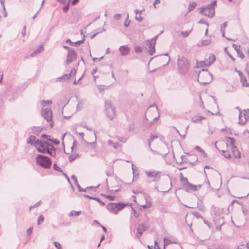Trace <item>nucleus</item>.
<instances>
[{
  "instance_id": "nucleus-23",
  "label": "nucleus",
  "mask_w": 249,
  "mask_h": 249,
  "mask_svg": "<svg viewBox=\"0 0 249 249\" xmlns=\"http://www.w3.org/2000/svg\"><path fill=\"white\" fill-rule=\"evenodd\" d=\"M36 141L37 140L36 139V137L35 136H31L27 139V142L28 144H30L31 145H34L35 146Z\"/></svg>"
},
{
  "instance_id": "nucleus-28",
  "label": "nucleus",
  "mask_w": 249,
  "mask_h": 249,
  "mask_svg": "<svg viewBox=\"0 0 249 249\" xmlns=\"http://www.w3.org/2000/svg\"><path fill=\"white\" fill-rule=\"evenodd\" d=\"M205 117L200 115H196L192 117V119L195 123H197L201 120L205 119Z\"/></svg>"
},
{
  "instance_id": "nucleus-33",
  "label": "nucleus",
  "mask_w": 249,
  "mask_h": 249,
  "mask_svg": "<svg viewBox=\"0 0 249 249\" xmlns=\"http://www.w3.org/2000/svg\"><path fill=\"white\" fill-rule=\"evenodd\" d=\"M108 143L109 145L112 146L115 149H117L119 146H120V144L119 143L114 142L110 140L108 141Z\"/></svg>"
},
{
  "instance_id": "nucleus-46",
  "label": "nucleus",
  "mask_w": 249,
  "mask_h": 249,
  "mask_svg": "<svg viewBox=\"0 0 249 249\" xmlns=\"http://www.w3.org/2000/svg\"><path fill=\"white\" fill-rule=\"evenodd\" d=\"M142 51V48L140 46H137L135 47V51L136 53H141Z\"/></svg>"
},
{
  "instance_id": "nucleus-49",
  "label": "nucleus",
  "mask_w": 249,
  "mask_h": 249,
  "mask_svg": "<svg viewBox=\"0 0 249 249\" xmlns=\"http://www.w3.org/2000/svg\"><path fill=\"white\" fill-rule=\"evenodd\" d=\"M84 41V39H83L82 40H79L77 41H76L75 42H73V44H74L75 46H78L81 43H83Z\"/></svg>"
},
{
  "instance_id": "nucleus-45",
  "label": "nucleus",
  "mask_w": 249,
  "mask_h": 249,
  "mask_svg": "<svg viewBox=\"0 0 249 249\" xmlns=\"http://www.w3.org/2000/svg\"><path fill=\"white\" fill-rule=\"evenodd\" d=\"M54 246L57 249H62V245L57 242H54Z\"/></svg>"
},
{
  "instance_id": "nucleus-10",
  "label": "nucleus",
  "mask_w": 249,
  "mask_h": 249,
  "mask_svg": "<svg viewBox=\"0 0 249 249\" xmlns=\"http://www.w3.org/2000/svg\"><path fill=\"white\" fill-rule=\"evenodd\" d=\"M238 118V123L242 125L245 124L249 119V109H244L243 111L239 112Z\"/></svg>"
},
{
  "instance_id": "nucleus-22",
  "label": "nucleus",
  "mask_w": 249,
  "mask_h": 249,
  "mask_svg": "<svg viewBox=\"0 0 249 249\" xmlns=\"http://www.w3.org/2000/svg\"><path fill=\"white\" fill-rule=\"evenodd\" d=\"M233 47H234V49L236 50L238 56L241 59H243L245 57V55L240 49V46L233 44Z\"/></svg>"
},
{
  "instance_id": "nucleus-9",
  "label": "nucleus",
  "mask_w": 249,
  "mask_h": 249,
  "mask_svg": "<svg viewBox=\"0 0 249 249\" xmlns=\"http://www.w3.org/2000/svg\"><path fill=\"white\" fill-rule=\"evenodd\" d=\"M126 205L124 203H110L107 206V209L112 213L116 214L118 211L122 210Z\"/></svg>"
},
{
  "instance_id": "nucleus-5",
  "label": "nucleus",
  "mask_w": 249,
  "mask_h": 249,
  "mask_svg": "<svg viewBox=\"0 0 249 249\" xmlns=\"http://www.w3.org/2000/svg\"><path fill=\"white\" fill-rule=\"evenodd\" d=\"M36 161L37 164L46 169H49L51 167L52 160L49 157L42 155H38L36 157Z\"/></svg>"
},
{
  "instance_id": "nucleus-17",
  "label": "nucleus",
  "mask_w": 249,
  "mask_h": 249,
  "mask_svg": "<svg viewBox=\"0 0 249 249\" xmlns=\"http://www.w3.org/2000/svg\"><path fill=\"white\" fill-rule=\"evenodd\" d=\"M148 230V227L144 224L139 225L137 228V234L138 238H140L142 234L143 231Z\"/></svg>"
},
{
  "instance_id": "nucleus-12",
  "label": "nucleus",
  "mask_w": 249,
  "mask_h": 249,
  "mask_svg": "<svg viewBox=\"0 0 249 249\" xmlns=\"http://www.w3.org/2000/svg\"><path fill=\"white\" fill-rule=\"evenodd\" d=\"M76 53L72 49H69V52L67 55L66 63L69 65L76 59Z\"/></svg>"
},
{
  "instance_id": "nucleus-58",
  "label": "nucleus",
  "mask_w": 249,
  "mask_h": 249,
  "mask_svg": "<svg viewBox=\"0 0 249 249\" xmlns=\"http://www.w3.org/2000/svg\"><path fill=\"white\" fill-rule=\"evenodd\" d=\"M158 37V36H155L150 40L151 41H152L153 43H155V44H156V42Z\"/></svg>"
},
{
  "instance_id": "nucleus-59",
  "label": "nucleus",
  "mask_w": 249,
  "mask_h": 249,
  "mask_svg": "<svg viewBox=\"0 0 249 249\" xmlns=\"http://www.w3.org/2000/svg\"><path fill=\"white\" fill-rule=\"evenodd\" d=\"M71 178L75 181V183H78L77 178L74 175L71 176Z\"/></svg>"
},
{
  "instance_id": "nucleus-14",
  "label": "nucleus",
  "mask_w": 249,
  "mask_h": 249,
  "mask_svg": "<svg viewBox=\"0 0 249 249\" xmlns=\"http://www.w3.org/2000/svg\"><path fill=\"white\" fill-rule=\"evenodd\" d=\"M145 44L146 46V49H147L148 53L152 55L155 52V44L150 39H147L145 41Z\"/></svg>"
},
{
  "instance_id": "nucleus-4",
  "label": "nucleus",
  "mask_w": 249,
  "mask_h": 249,
  "mask_svg": "<svg viewBox=\"0 0 249 249\" xmlns=\"http://www.w3.org/2000/svg\"><path fill=\"white\" fill-rule=\"evenodd\" d=\"M212 79V74L207 70L202 69L198 74L197 80L201 84H208L211 82Z\"/></svg>"
},
{
  "instance_id": "nucleus-34",
  "label": "nucleus",
  "mask_w": 249,
  "mask_h": 249,
  "mask_svg": "<svg viewBox=\"0 0 249 249\" xmlns=\"http://www.w3.org/2000/svg\"><path fill=\"white\" fill-rule=\"evenodd\" d=\"M196 149L200 153H201L203 157H206L207 156V154L205 152L204 150L202 149L200 146H196Z\"/></svg>"
},
{
  "instance_id": "nucleus-41",
  "label": "nucleus",
  "mask_w": 249,
  "mask_h": 249,
  "mask_svg": "<svg viewBox=\"0 0 249 249\" xmlns=\"http://www.w3.org/2000/svg\"><path fill=\"white\" fill-rule=\"evenodd\" d=\"M44 220V217L42 215H40L38 217L37 220V225H39L41 223H42Z\"/></svg>"
},
{
  "instance_id": "nucleus-37",
  "label": "nucleus",
  "mask_w": 249,
  "mask_h": 249,
  "mask_svg": "<svg viewBox=\"0 0 249 249\" xmlns=\"http://www.w3.org/2000/svg\"><path fill=\"white\" fill-rule=\"evenodd\" d=\"M222 155L228 159H230L231 158V154L228 151H222Z\"/></svg>"
},
{
  "instance_id": "nucleus-20",
  "label": "nucleus",
  "mask_w": 249,
  "mask_h": 249,
  "mask_svg": "<svg viewBox=\"0 0 249 249\" xmlns=\"http://www.w3.org/2000/svg\"><path fill=\"white\" fill-rule=\"evenodd\" d=\"M184 188H185V190L188 192H192L197 190V186L190 183L187 184Z\"/></svg>"
},
{
  "instance_id": "nucleus-15",
  "label": "nucleus",
  "mask_w": 249,
  "mask_h": 249,
  "mask_svg": "<svg viewBox=\"0 0 249 249\" xmlns=\"http://www.w3.org/2000/svg\"><path fill=\"white\" fill-rule=\"evenodd\" d=\"M76 73V70L73 68L71 70V73L69 74H65L61 77H58L57 78V81H61V80H68L69 79L72 75H75Z\"/></svg>"
},
{
  "instance_id": "nucleus-60",
  "label": "nucleus",
  "mask_w": 249,
  "mask_h": 249,
  "mask_svg": "<svg viewBox=\"0 0 249 249\" xmlns=\"http://www.w3.org/2000/svg\"><path fill=\"white\" fill-rule=\"evenodd\" d=\"M25 33H26V26H24L23 28L22 32V35L23 36H24L25 35Z\"/></svg>"
},
{
  "instance_id": "nucleus-1",
  "label": "nucleus",
  "mask_w": 249,
  "mask_h": 249,
  "mask_svg": "<svg viewBox=\"0 0 249 249\" xmlns=\"http://www.w3.org/2000/svg\"><path fill=\"white\" fill-rule=\"evenodd\" d=\"M35 147L39 152L48 153L53 157L55 155L54 148L47 142H42L41 140L37 139Z\"/></svg>"
},
{
  "instance_id": "nucleus-13",
  "label": "nucleus",
  "mask_w": 249,
  "mask_h": 249,
  "mask_svg": "<svg viewBox=\"0 0 249 249\" xmlns=\"http://www.w3.org/2000/svg\"><path fill=\"white\" fill-rule=\"evenodd\" d=\"M162 146L164 148H165V150L163 152H161V155H162V157L164 159L167 164L170 165L171 164V160L170 158V155L169 154V148L168 147H167L166 144H164L163 143H162Z\"/></svg>"
},
{
  "instance_id": "nucleus-7",
  "label": "nucleus",
  "mask_w": 249,
  "mask_h": 249,
  "mask_svg": "<svg viewBox=\"0 0 249 249\" xmlns=\"http://www.w3.org/2000/svg\"><path fill=\"white\" fill-rule=\"evenodd\" d=\"M146 115L150 118L155 117L153 119L151 124H155V121H157L160 118V113L158 108L155 105L151 106L147 109Z\"/></svg>"
},
{
  "instance_id": "nucleus-31",
  "label": "nucleus",
  "mask_w": 249,
  "mask_h": 249,
  "mask_svg": "<svg viewBox=\"0 0 249 249\" xmlns=\"http://www.w3.org/2000/svg\"><path fill=\"white\" fill-rule=\"evenodd\" d=\"M81 213V211H71L69 214V216L70 217H77Z\"/></svg>"
},
{
  "instance_id": "nucleus-54",
  "label": "nucleus",
  "mask_w": 249,
  "mask_h": 249,
  "mask_svg": "<svg viewBox=\"0 0 249 249\" xmlns=\"http://www.w3.org/2000/svg\"><path fill=\"white\" fill-rule=\"evenodd\" d=\"M53 169L56 171H61V169L58 167L56 164H54L53 165Z\"/></svg>"
},
{
  "instance_id": "nucleus-25",
  "label": "nucleus",
  "mask_w": 249,
  "mask_h": 249,
  "mask_svg": "<svg viewBox=\"0 0 249 249\" xmlns=\"http://www.w3.org/2000/svg\"><path fill=\"white\" fill-rule=\"evenodd\" d=\"M159 172L156 171H146L145 174L149 178H156L159 174Z\"/></svg>"
},
{
  "instance_id": "nucleus-57",
  "label": "nucleus",
  "mask_w": 249,
  "mask_h": 249,
  "mask_svg": "<svg viewBox=\"0 0 249 249\" xmlns=\"http://www.w3.org/2000/svg\"><path fill=\"white\" fill-rule=\"evenodd\" d=\"M0 2L2 7L3 11H5L4 0H0Z\"/></svg>"
},
{
  "instance_id": "nucleus-35",
  "label": "nucleus",
  "mask_w": 249,
  "mask_h": 249,
  "mask_svg": "<svg viewBox=\"0 0 249 249\" xmlns=\"http://www.w3.org/2000/svg\"><path fill=\"white\" fill-rule=\"evenodd\" d=\"M158 138V136L156 134L151 135L150 138L148 140V145L150 148H151L152 142L154 141L155 139H156Z\"/></svg>"
},
{
  "instance_id": "nucleus-27",
  "label": "nucleus",
  "mask_w": 249,
  "mask_h": 249,
  "mask_svg": "<svg viewBox=\"0 0 249 249\" xmlns=\"http://www.w3.org/2000/svg\"><path fill=\"white\" fill-rule=\"evenodd\" d=\"M187 160L193 165H194L195 162L197 160V158L196 155H190L187 159Z\"/></svg>"
},
{
  "instance_id": "nucleus-18",
  "label": "nucleus",
  "mask_w": 249,
  "mask_h": 249,
  "mask_svg": "<svg viewBox=\"0 0 249 249\" xmlns=\"http://www.w3.org/2000/svg\"><path fill=\"white\" fill-rule=\"evenodd\" d=\"M119 51L122 55H125L129 53L130 49L127 45H124L120 47Z\"/></svg>"
},
{
  "instance_id": "nucleus-26",
  "label": "nucleus",
  "mask_w": 249,
  "mask_h": 249,
  "mask_svg": "<svg viewBox=\"0 0 249 249\" xmlns=\"http://www.w3.org/2000/svg\"><path fill=\"white\" fill-rule=\"evenodd\" d=\"M43 50V47L42 45H40L37 49H36L35 51L31 54V55L32 57H34L38 54H39Z\"/></svg>"
},
{
  "instance_id": "nucleus-16",
  "label": "nucleus",
  "mask_w": 249,
  "mask_h": 249,
  "mask_svg": "<svg viewBox=\"0 0 249 249\" xmlns=\"http://www.w3.org/2000/svg\"><path fill=\"white\" fill-rule=\"evenodd\" d=\"M215 60V57L214 55L211 54L209 57V58L206 59L204 61H202L200 63L202 65L206 66H209L211 65Z\"/></svg>"
},
{
  "instance_id": "nucleus-30",
  "label": "nucleus",
  "mask_w": 249,
  "mask_h": 249,
  "mask_svg": "<svg viewBox=\"0 0 249 249\" xmlns=\"http://www.w3.org/2000/svg\"><path fill=\"white\" fill-rule=\"evenodd\" d=\"M226 140L227 142L230 144L231 148L236 147V146L234 145L235 139L233 138L227 137Z\"/></svg>"
},
{
  "instance_id": "nucleus-61",
  "label": "nucleus",
  "mask_w": 249,
  "mask_h": 249,
  "mask_svg": "<svg viewBox=\"0 0 249 249\" xmlns=\"http://www.w3.org/2000/svg\"><path fill=\"white\" fill-rule=\"evenodd\" d=\"M76 185H77V187L78 188V189L79 190V191L80 192H82V191H83V189L80 186V185L77 183H76Z\"/></svg>"
},
{
  "instance_id": "nucleus-47",
  "label": "nucleus",
  "mask_w": 249,
  "mask_h": 249,
  "mask_svg": "<svg viewBox=\"0 0 249 249\" xmlns=\"http://www.w3.org/2000/svg\"><path fill=\"white\" fill-rule=\"evenodd\" d=\"M171 241L169 239L166 238H164V246L169 245L171 243Z\"/></svg>"
},
{
  "instance_id": "nucleus-11",
  "label": "nucleus",
  "mask_w": 249,
  "mask_h": 249,
  "mask_svg": "<svg viewBox=\"0 0 249 249\" xmlns=\"http://www.w3.org/2000/svg\"><path fill=\"white\" fill-rule=\"evenodd\" d=\"M139 197L143 198L145 201V204H144L141 200H139V205L144 209L149 208L151 207V202L149 199V196L147 194H142L140 195Z\"/></svg>"
},
{
  "instance_id": "nucleus-50",
  "label": "nucleus",
  "mask_w": 249,
  "mask_h": 249,
  "mask_svg": "<svg viewBox=\"0 0 249 249\" xmlns=\"http://www.w3.org/2000/svg\"><path fill=\"white\" fill-rule=\"evenodd\" d=\"M122 16L120 14H116L114 16V18L116 20H119L121 18Z\"/></svg>"
},
{
  "instance_id": "nucleus-55",
  "label": "nucleus",
  "mask_w": 249,
  "mask_h": 249,
  "mask_svg": "<svg viewBox=\"0 0 249 249\" xmlns=\"http://www.w3.org/2000/svg\"><path fill=\"white\" fill-rule=\"evenodd\" d=\"M50 136H48V135H47L45 134L42 135V138L46 139L47 140L51 141H52V140L50 139Z\"/></svg>"
},
{
  "instance_id": "nucleus-42",
  "label": "nucleus",
  "mask_w": 249,
  "mask_h": 249,
  "mask_svg": "<svg viewBox=\"0 0 249 249\" xmlns=\"http://www.w3.org/2000/svg\"><path fill=\"white\" fill-rule=\"evenodd\" d=\"M135 125L134 123H131L129 124L128 129L130 131H133L135 130Z\"/></svg>"
},
{
  "instance_id": "nucleus-44",
  "label": "nucleus",
  "mask_w": 249,
  "mask_h": 249,
  "mask_svg": "<svg viewBox=\"0 0 249 249\" xmlns=\"http://www.w3.org/2000/svg\"><path fill=\"white\" fill-rule=\"evenodd\" d=\"M128 18H129V14L128 13L127 14V16H126V19L124 22V26L125 27H128L129 25V23L130 22V21L128 20Z\"/></svg>"
},
{
  "instance_id": "nucleus-64",
  "label": "nucleus",
  "mask_w": 249,
  "mask_h": 249,
  "mask_svg": "<svg viewBox=\"0 0 249 249\" xmlns=\"http://www.w3.org/2000/svg\"><path fill=\"white\" fill-rule=\"evenodd\" d=\"M51 141L53 142V143H54L56 144H58L59 143V141L56 139H54V140H52Z\"/></svg>"
},
{
  "instance_id": "nucleus-21",
  "label": "nucleus",
  "mask_w": 249,
  "mask_h": 249,
  "mask_svg": "<svg viewBox=\"0 0 249 249\" xmlns=\"http://www.w3.org/2000/svg\"><path fill=\"white\" fill-rule=\"evenodd\" d=\"M231 150L232 155L235 158L240 159L241 157V154L236 146L231 148Z\"/></svg>"
},
{
  "instance_id": "nucleus-3",
  "label": "nucleus",
  "mask_w": 249,
  "mask_h": 249,
  "mask_svg": "<svg viewBox=\"0 0 249 249\" xmlns=\"http://www.w3.org/2000/svg\"><path fill=\"white\" fill-rule=\"evenodd\" d=\"M216 4V1H214L206 6L200 8V13L203 16L212 18L215 14L214 7Z\"/></svg>"
},
{
  "instance_id": "nucleus-39",
  "label": "nucleus",
  "mask_w": 249,
  "mask_h": 249,
  "mask_svg": "<svg viewBox=\"0 0 249 249\" xmlns=\"http://www.w3.org/2000/svg\"><path fill=\"white\" fill-rule=\"evenodd\" d=\"M83 103L82 101H78V104L76 107V111L80 110L83 108Z\"/></svg>"
},
{
  "instance_id": "nucleus-8",
  "label": "nucleus",
  "mask_w": 249,
  "mask_h": 249,
  "mask_svg": "<svg viewBox=\"0 0 249 249\" xmlns=\"http://www.w3.org/2000/svg\"><path fill=\"white\" fill-rule=\"evenodd\" d=\"M105 107L106 111V114L110 120H113L116 116L115 109L111 105L110 101H106L105 103Z\"/></svg>"
},
{
  "instance_id": "nucleus-38",
  "label": "nucleus",
  "mask_w": 249,
  "mask_h": 249,
  "mask_svg": "<svg viewBox=\"0 0 249 249\" xmlns=\"http://www.w3.org/2000/svg\"><path fill=\"white\" fill-rule=\"evenodd\" d=\"M181 182L183 188H184V187H185L187 185V184L189 183L188 182L187 178H186L184 177L181 178Z\"/></svg>"
},
{
  "instance_id": "nucleus-2",
  "label": "nucleus",
  "mask_w": 249,
  "mask_h": 249,
  "mask_svg": "<svg viewBox=\"0 0 249 249\" xmlns=\"http://www.w3.org/2000/svg\"><path fill=\"white\" fill-rule=\"evenodd\" d=\"M52 100H41L40 104L42 106L41 108V115L49 123L51 127L53 126V124L52 122L53 114L51 109L50 107H45L47 104H51Z\"/></svg>"
},
{
  "instance_id": "nucleus-48",
  "label": "nucleus",
  "mask_w": 249,
  "mask_h": 249,
  "mask_svg": "<svg viewBox=\"0 0 249 249\" xmlns=\"http://www.w3.org/2000/svg\"><path fill=\"white\" fill-rule=\"evenodd\" d=\"M135 19L138 21H142L143 20V18L141 16V15L139 16L136 15L135 17Z\"/></svg>"
},
{
  "instance_id": "nucleus-43",
  "label": "nucleus",
  "mask_w": 249,
  "mask_h": 249,
  "mask_svg": "<svg viewBox=\"0 0 249 249\" xmlns=\"http://www.w3.org/2000/svg\"><path fill=\"white\" fill-rule=\"evenodd\" d=\"M174 128L177 131V133L178 134V135L182 138H184L185 135H186V131H184L183 133H180V132L175 127H174Z\"/></svg>"
},
{
  "instance_id": "nucleus-52",
  "label": "nucleus",
  "mask_w": 249,
  "mask_h": 249,
  "mask_svg": "<svg viewBox=\"0 0 249 249\" xmlns=\"http://www.w3.org/2000/svg\"><path fill=\"white\" fill-rule=\"evenodd\" d=\"M32 231H33L32 228H30L28 229L26 231L27 235H30L32 233Z\"/></svg>"
},
{
  "instance_id": "nucleus-56",
  "label": "nucleus",
  "mask_w": 249,
  "mask_h": 249,
  "mask_svg": "<svg viewBox=\"0 0 249 249\" xmlns=\"http://www.w3.org/2000/svg\"><path fill=\"white\" fill-rule=\"evenodd\" d=\"M134 12H135V14L136 15H141L142 13V10H137V9H135L134 10Z\"/></svg>"
},
{
  "instance_id": "nucleus-53",
  "label": "nucleus",
  "mask_w": 249,
  "mask_h": 249,
  "mask_svg": "<svg viewBox=\"0 0 249 249\" xmlns=\"http://www.w3.org/2000/svg\"><path fill=\"white\" fill-rule=\"evenodd\" d=\"M198 23L199 24H206L207 25V26H209V24L205 22V20L203 19H201L199 21H198Z\"/></svg>"
},
{
  "instance_id": "nucleus-24",
  "label": "nucleus",
  "mask_w": 249,
  "mask_h": 249,
  "mask_svg": "<svg viewBox=\"0 0 249 249\" xmlns=\"http://www.w3.org/2000/svg\"><path fill=\"white\" fill-rule=\"evenodd\" d=\"M192 30H193V27H192L191 28V29L188 31L178 32V36L181 35L183 37H186L189 36L190 34L192 31Z\"/></svg>"
},
{
  "instance_id": "nucleus-51",
  "label": "nucleus",
  "mask_w": 249,
  "mask_h": 249,
  "mask_svg": "<svg viewBox=\"0 0 249 249\" xmlns=\"http://www.w3.org/2000/svg\"><path fill=\"white\" fill-rule=\"evenodd\" d=\"M226 50H227V49L225 48V51L226 53H227V54L228 55V56L231 58V59L233 61H234L235 59L232 56V55H231V54H230L229 53L227 52L226 51Z\"/></svg>"
},
{
  "instance_id": "nucleus-36",
  "label": "nucleus",
  "mask_w": 249,
  "mask_h": 249,
  "mask_svg": "<svg viewBox=\"0 0 249 249\" xmlns=\"http://www.w3.org/2000/svg\"><path fill=\"white\" fill-rule=\"evenodd\" d=\"M196 3L195 2H190L188 8V12H191L192 10H193V9L196 6Z\"/></svg>"
},
{
  "instance_id": "nucleus-40",
  "label": "nucleus",
  "mask_w": 249,
  "mask_h": 249,
  "mask_svg": "<svg viewBox=\"0 0 249 249\" xmlns=\"http://www.w3.org/2000/svg\"><path fill=\"white\" fill-rule=\"evenodd\" d=\"M78 157V155L77 154H75V153L71 155L69 157V160H70V161H72L74 160L76 158H77Z\"/></svg>"
},
{
  "instance_id": "nucleus-29",
  "label": "nucleus",
  "mask_w": 249,
  "mask_h": 249,
  "mask_svg": "<svg viewBox=\"0 0 249 249\" xmlns=\"http://www.w3.org/2000/svg\"><path fill=\"white\" fill-rule=\"evenodd\" d=\"M228 25V22L227 21L223 23L220 27V31L222 34V36L225 37V29Z\"/></svg>"
},
{
  "instance_id": "nucleus-6",
  "label": "nucleus",
  "mask_w": 249,
  "mask_h": 249,
  "mask_svg": "<svg viewBox=\"0 0 249 249\" xmlns=\"http://www.w3.org/2000/svg\"><path fill=\"white\" fill-rule=\"evenodd\" d=\"M177 64L179 71L182 74L185 73L189 68L188 60L184 57H178Z\"/></svg>"
},
{
  "instance_id": "nucleus-19",
  "label": "nucleus",
  "mask_w": 249,
  "mask_h": 249,
  "mask_svg": "<svg viewBox=\"0 0 249 249\" xmlns=\"http://www.w3.org/2000/svg\"><path fill=\"white\" fill-rule=\"evenodd\" d=\"M155 189L160 192L165 193L170 191L171 189V187H169L168 186H165L164 185L162 186L161 184H160L159 186L156 187Z\"/></svg>"
},
{
  "instance_id": "nucleus-63",
  "label": "nucleus",
  "mask_w": 249,
  "mask_h": 249,
  "mask_svg": "<svg viewBox=\"0 0 249 249\" xmlns=\"http://www.w3.org/2000/svg\"><path fill=\"white\" fill-rule=\"evenodd\" d=\"M69 9V6H65L63 7V11L65 13H66Z\"/></svg>"
},
{
  "instance_id": "nucleus-32",
  "label": "nucleus",
  "mask_w": 249,
  "mask_h": 249,
  "mask_svg": "<svg viewBox=\"0 0 249 249\" xmlns=\"http://www.w3.org/2000/svg\"><path fill=\"white\" fill-rule=\"evenodd\" d=\"M240 81L242 83L243 87H248L249 86V84L248 83L246 78L245 76H243L240 78Z\"/></svg>"
},
{
  "instance_id": "nucleus-62",
  "label": "nucleus",
  "mask_w": 249,
  "mask_h": 249,
  "mask_svg": "<svg viewBox=\"0 0 249 249\" xmlns=\"http://www.w3.org/2000/svg\"><path fill=\"white\" fill-rule=\"evenodd\" d=\"M160 3V0H155V2L153 3V6H154L155 8H156V5L157 4H158V3Z\"/></svg>"
}]
</instances>
